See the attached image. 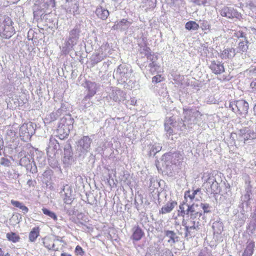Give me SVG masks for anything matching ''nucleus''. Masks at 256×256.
Wrapping results in <instances>:
<instances>
[{
  "label": "nucleus",
  "mask_w": 256,
  "mask_h": 256,
  "mask_svg": "<svg viewBox=\"0 0 256 256\" xmlns=\"http://www.w3.org/2000/svg\"><path fill=\"white\" fill-rule=\"evenodd\" d=\"M13 24L10 17L4 16L0 18V36L4 39L11 38L16 32Z\"/></svg>",
  "instance_id": "f257e3e1"
},
{
  "label": "nucleus",
  "mask_w": 256,
  "mask_h": 256,
  "mask_svg": "<svg viewBox=\"0 0 256 256\" xmlns=\"http://www.w3.org/2000/svg\"><path fill=\"white\" fill-rule=\"evenodd\" d=\"M74 119L71 118L63 117L60 120L57 129V132L60 139L66 138L73 128Z\"/></svg>",
  "instance_id": "f03ea898"
},
{
  "label": "nucleus",
  "mask_w": 256,
  "mask_h": 256,
  "mask_svg": "<svg viewBox=\"0 0 256 256\" xmlns=\"http://www.w3.org/2000/svg\"><path fill=\"white\" fill-rule=\"evenodd\" d=\"M230 108L234 112L245 116L248 114L249 106L245 100H240L230 102Z\"/></svg>",
  "instance_id": "7ed1b4c3"
},
{
  "label": "nucleus",
  "mask_w": 256,
  "mask_h": 256,
  "mask_svg": "<svg viewBox=\"0 0 256 256\" xmlns=\"http://www.w3.org/2000/svg\"><path fill=\"white\" fill-rule=\"evenodd\" d=\"M221 16L228 18H236L239 20L242 18V15L234 8L224 6L220 10Z\"/></svg>",
  "instance_id": "20e7f679"
},
{
  "label": "nucleus",
  "mask_w": 256,
  "mask_h": 256,
  "mask_svg": "<svg viewBox=\"0 0 256 256\" xmlns=\"http://www.w3.org/2000/svg\"><path fill=\"white\" fill-rule=\"evenodd\" d=\"M33 128L31 125L23 124L20 130V134L22 139L26 140L30 139L32 136Z\"/></svg>",
  "instance_id": "39448f33"
},
{
  "label": "nucleus",
  "mask_w": 256,
  "mask_h": 256,
  "mask_svg": "<svg viewBox=\"0 0 256 256\" xmlns=\"http://www.w3.org/2000/svg\"><path fill=\"white\" fill-rule=\"evenodd\" d=\"M209 68L215 74H221L225 71L224 64L218 60L212 61Z\"/></svg>",
  "instance_id": "423d86ee"
},
{
  "label": "nucleus",
  "mask_w": 256,
  "mask_h": 256,
  "mask_svg": "<svg viewBox=\"0 0 256 256\" xmlns=\"http://www.w3.org/2000/svg\"><path fill=\"white\" fill-rule=\"evenodd\" d=\"M86 84L88 94L84 96V100H87L96 94L97 90V86L95 82L90 81L86 82Z\"/></svg>",
  "instance_id": "0eeeda50"
},
{
  "label": "nucleus",
  "mask_w": 256,
  "mask_h": 256,
  "mask_svg": "<svg viewBox=\"0 0 256 256\" xmlns=\"http://www.w3.org/2000/svg\"><path fill=\"white\" fill-rule=\"evenodd\" d=\"M144 236V232L138 226H134L132 228V233L131 236V239L133 242L140 240Z\"/></svg>",
  "instance_id": "6e6552de"
},
{
  "label": "nucleus",
  "mask_w": 256,
  "mask_h": 256,
  "mask_svg": "<svg viewBox=\"0 0 256 256\" xmlns=\"http://www.w3.org/2000/svg\"><path fill=\"white\" fill-rule=\"evenodd\" d=\"M194 219L188 218L182 220V225L184 226L186 232V235L188 236L192 230H196L198 228V226H196Z\"/></svg>",
  "instance_id": "1a4fd4ad"
},
{
  "label": "nucleus",
  "mask_w": 256,
  "mask_h": 256,
  "mask_svg": "<svg viewBox=\"0 0 256 256\" xmlns=\"http://www.w3.org/2000/svg\"><path fill=\"white\" fill-rule=\"evenodd\" d=\"M198 205L192 204L190 206H188V209L186 210V215L190 219H194L197 217H200L202 214L196 210V207H198Z\"/></svg>",
  "instance_id": "9d476101"
},
{
  "label": "nucleus",
  "mask_w": 256,
  "mask_h": 256,
  "mask_svg": "<svg viewBox=\"0 0 256 256\" xmlns=\"http://www.w3.org/2000/svg\"><path fill=\"white\" fill-rule=\"evenodd\" d=\"M95 12L97 16L102 20H106L110 14L108 10L100 6L96 8Z\"/></svg>",
  "instance_id": "9b49d317"
},
{
  "label": "nucleus",
  "mask_w": 256,
  "mask_h": 256,
  "mask_svg": "<svg viewBox=\"0 0 256 256\" xmlns=\"http://www.w3.org/2000/svg\"><path fill=\"white\" fill-rule=\"evenodd\" d=\"M91 139L88 136H84L78 142V145L84 150H87L90 146Z\"/></svg>",
  "instance_id": "f8f14e48"
},
{
  "label": "nucleus",
  "mask_w": 256,
  "mask_h": 256,
  "mask_svg": "<svg viewBox=\"0 0 256 256\" xmlns=\"http://www.w3.org/2000/svg\"><path fill=\"white\" fill-rule=\"evenodd\" d=\"M176 205L175 201L168 202L161 208L160 212L162 214L170 212Z\"/></svg>",
  "instance_id": "ddd939ff"
},
{
  "label": "nucleus",
  "mask_w": 256,
  "mask_h": 256,
  "mask_svg": "<svg viewBox=\"0 0 256 256\" xmlns=\"http://www.w3.org/2000/svg\"><path fill=\"white\" fill-rule=\"evenodd\" d=\"M40 228L39 226L33 228L30 231L28 234V240L30 242H34L36 238L40 236Z\"/></svg>",
  "instance_id": "4468645a"
},
{
  "label": "nucleus",
  "mask_w": 256,
  "mask_h": 256,
  "mask_svg": "<svg viewBox=\"0 0 256 256\" xmlns=\"http://www.w3.org/2000/svg\"><path fill=\"white\" fill-rule=\"evenodd\" d=\"M80 30L78 28H74L70 32L68 42H71L72 46L76 44V41L79 38Z\"/></svg>",
  "instance_id": "2eb2a0df"
},
{
  "label": "nucleus",
  "mask_w": 256,
  "mask_h": 256,
  "mask_svg": "<svg viewBox=\"0 0 256 256\" xmlns=\"http://www.w3.org/2000/svg\"><path fill=\"white\" fill-rule=\"evenodd\" d=\"M235 55V50L233 48H227L224 50L221 54L220 57L222 59L232 58Z\"/></svg>",
  "instance_id": "dca6fc26"
},
{
  "label": "nucleus",
  "mask_w": 256,
  "mask_h": 256,
  "mask_svg": "<svg viewBox=\"0 0 256 256\" xmlns=\"http://www.w3.org/2000/svg\"><path fill=\"white\" fill-rule=\"evenodd\" d=\"M250 132L246 128L240 130L238 132V138L241 140L246 142L250 138Z\"/></svg>",
  "instance_id": "f3484780"
},
{
  "label": "nucleus",
  "mask_w": 256,
  "mask_h": 256,
  "mask_svg": "<svg viewBox=\"0 0 256 256\" xmlns=\"http://www.w3.org/2000/svg\"><path fill=\"white\" fill-rule=\"evenodd\" d=\"M200 191V188H198L196 190H193L192 192H191L190 190H186L184 192V198L186 202H188V199L189 198L190 201H192L196 195L198 194V192Z\"/></svg>",
  "instance_id": "a211bd4d"
},
{
  "label": "nucleus",
  "mask_w": 256,
  "mask_h": 256,
  "mask_svg": "<svg viewBox=\"0 0 256 256\" xmlns=\"http://www.w3.org/2000/svg\"><path fill=\"white\" fill-rule=\"evenodd\" d=\"M43 244L44 246L49 250H56L54 248V240L52 238L49 237H45L44 238Z\"/></svg>",
  "instance_id": "6ab92c4d"
},
{
  "label": "nucleus",
  "mask_w": 256,
  "mask_h": 256,
  "mask_svg": "<svg viewBox=\"0 0 256 256\" xmlns=\"http://www.w3.org/2000/svg\"><path fill=\"white\" fill-rule=\"evenodd\" d=\"M254 242L251 241L248 244L244 252L243 256H252L254 253Z\"/></svg>",
  "instance_id": "aec40b11"
},
{
  "label": "nucleus",
  "mask_w": 256,
  "mask_h": 256,
  "mask_svg": "<svg viewBox=\"0 0 256 256\" xmlns=\"http://www.w3.org/2000/svg\"><path fill=\"white\" fill-rule=\"evenodd\" d=\"M211 194H217L220 192V188L216 180H214L212 182L210 187L207 189Z\"/></svg>",
  "instance_id": "412c9836"
},
{
  "label": "nucleus",
  "mask_w": 256,
  "mask_h": 256,
  "mask_svg": "<svg viewBox=\"0 0 256 256\" xmlns=\"http://www.w3.org/2000/svg\"><path fill=\"white\" fill-rule=\"evenodd\" d=\"M199 28V24L193 20L188 21L185 24V28L188 30H197Z\"/></svg>",
  "instance_id": "4be33fe9"
},
{
  "label": "nucleus",
  "mask_w": 256,
  "mask_h": 256,
  "mask_svg": "<svg viewBox=\"0 0 256 256\" xmlns=\"http://www.w3.org/2000/svg\"><path fill=\"white\" fill-rule=\"evenodd\" d=\"M7 239L12 242L16 243L20 241V236L14 232H8L6 234Z\"/></svg>",
  "instance_id": "5701e85b"
},
{
  "label": "nucleus",
  "mask_w": 256,
  "mask_h": 256,
  "mask_svg": "<svg viewBox=\"0 0 256 256\" xmlns=\"http://www.w3.org/2000/svg\"><path fill=\"white\" fill-rule=\"evenodd\" d=\"M11 204L14 206L20 208L24 213H27L28 212V208L26 206L22 204V203L18 201L14 200H11Z\"/></svg>",
  "instance_id": "b1692460"
},
{
  "label": "nucleus",
  "mask_w": 256,
  "mask_h": 256,
  "mask_svg": "<svg viewBox=\"0 0 256 256\" xmlns=\"http://www.w3.org/2000/svg\"><path fill=\"white\" fill-rule=\"evenodd\" d=\"M164 233L166 236L170 238V240H168V242H172L174 244L176 242V238L177 237L176 233L174 231L166 230Z\"/></svg>",
  "instance_id": "393cba45"
},
{
  "label": "nucleus",
  "mask_w": 256,
  "mask_h": 256,
  "mask_svg": "<svg viewBox=\"0 0 256 256\" xmlns=\"http://www.w3.org/2000/svg\"><path fill=\"white\" fill-rule=\"evenodd\" d=\"M42 211L45 215L48 216L54 220L56 221L58 220L57 216L54 212H52L45 208H42Z\"/></svg>",
  "instance_id": "a878e982"
},
{
  "label": "nucleus",
  "mask_w": 256,
  "mask_h": 256,
  "mask_svg": "<svg viewBox=\"0 0 256 256\" xmlns=\"http://www.w3.org/2000/svg\"><path fill=\"white\" fill-rule=\"evenodd\" d=\"M130 24H131V22H129L126 19L123 18L120 21L117 22V24L116 23L113 26L112 28L114 30H116L122 26H127Z\"/></svg>",
  "instance_id": "bb28decb"
},
{
  "label": "nucleus",
  "mask_w": 256,
  "mask_h": 256,
  "mask_svg": "<svg viewBox=\"0 0 256 256\" xmlns=\"http://www.w3.org/2000/svg\"><path fill=\"white\" fill-rule=\"evenodd\" d=\"M103 60V58L100 56V54H96L92 56V62L94 64H97Z\"/></svg>",
  "instance_id": "cd10ccee"
},
{
  "label": "nucleus",
  "mask_w": 256,
  "mask_h": 256,
  "mask_svg": "<svg viewBox=\"0 0 256 256\" xmlns=\"http://www.w3.org/2000/svg\"><path fill=\"white\" fill-rule=\"evenodd\" d=\"M164 78L161 74H157L152 77V82L154 84H157L164 80Z\"/></svg>",
  "instance_id": "c85d7f7f"
},
{
  "label": "nucleus",
  "mask_w": 256,
  "mask_h": 256,
  "mask_svg": "<svg viewBox=\"0 0 256 256\" xmlns=\"http://www.w3.org/2000/svg\"><path fill=\"white\" fill-rule=\"evenodd\" d=\"M186 202H183L182 204H181L179 206L180 210L179 211L180 214L183 217H184V216L186 214V210H184V206L186 204Z\"/></svg>",
  "instance_id": "c756f323"
},
{
  "label": "nucleus",
  "mask_w": 256,
  "mask_h": 256,
  "mask_svg": "<svg viewBox=\"0 0 256 256\" xmlns=\"http://www.w3.org/2000/svg\"><path fill=\"white\" fill-rule=\"evenodd\" d=\"M238 48L242 52H245L248 48L247 42H241L238 44Z\"/></svg>",
  "instance_id": "7c9ffc66"
},
{
  "label": "nucleus",
  "mask_w": 256,
  "mask_h": 256,
  "mask_svg": "<svg viewBox=\"0 0 256 256\" xmlns=\"http://www.w3.org/2000/svg\"><path fill=\"white\" fill-rule=\"evenodd\" d=\"M210 24L207 20H204L201 24V28L202 30H210Z\"/></svg>",
  "instance_id": "2f4dec72"
},
{
  "label": "nucleus",
  "mask_w": 256,
  "mask_h": 256,
  "mask_svg": "<svg viewBox=\"0 0 256 256\" xmlns=\"http://www.w3.org/2000/svg\"><path fill=\"white\" fill-rule=\"evenodd\" d=\"M190 1L196 6H205L207 2L206 0H190Z\"/></svg>",
  "instance_id": "473e14b6"
},
{
  "label": "nucleus",
  "mask_w": 256,
  "mask_h": 256,
  "mask_svg": "<svg viewBox=\"0 0 256 256\" xmlns=\"http://www.w3.org/2000/svg\"><path fill=\"white\" fill-rule=\"evenodd\" d=\"M0 164L4 166H9L10 165V160L6 158H2L0 159Z\"/></svg>",
  "instance_id": "72a5a7b5"
},
{
  "label": "nucleus",
  "mask_w": 256,
  "mask_h": 256,
  "mask_svg": "<svg viewBox=\"0 0 256 256\" xmlns=\"http://www.w3.org/2000/svg\"><path fill=\"white\" fill-rule=\"evenodd\" d=\"M200 206L202 208V210H204V213H208L210 212V210H208V208H210L209 204L202 203L200 204Z\"/></svg>",
  "instance_id": "f704fd0d"
},
{
  "label": "nucleus",
  "mask_w": 256,
  "mask_h": 256,
  "mask_svg": "<svg viewBox=\"0 0 256 256\" xmlns=\"http://www.w3.org/2000/svg\"><path fill=\"white\" fill-rule=\"evenodd\" d=\"M75 252L76 253L78 254H82L84 253V252L82 248L80 246H77L76 247Z\"/></svg>",
  "instance_id": "c9c22d12"
},
{
  "label": "nucleus",
  "mask_w": 256,
  "mask_h": 256,
  "mask_svg": "<svg viewBox=\"0 0 256 256\" xmlns=\"http://www.w3.org/2000/svg\"><path fill=\"white\" fill-rule=\"evenodd\" d=\"M164 128L165 130L168 132L170 134H172L173 132V130L172 128L167 124H164Z\"/></svg>",
  "instance_id": "e433bc0d"
},
{
  "label": "nucleus",
  "mask_w": 256,
  "mask_h": 256,
  "mask_svg": "<svg viewBox=\"0 0 256 256\" xmlns=\"http://www.w3.org/2000/svg\"><path fill=\"white\" fill-rule=\"evenodd\" d=\"M74 5L76 6V10L73 12L74 14H77L78 13L79 4L78 2H76Z\"/></svg>",
  "instance_id": "4c0bfd02"
},
{
  "label": "nucleus",
  "mask_w": 256,
  "mask_h": 256,
  "mask_svg": "<svg viewBox=\"0 0 256 256\" xmlns=\"http://www.w3.org/2000/svg\"><path fill=\"white\" fill-rule=\"evenodd\" d=\"M72 202V201L71 200V198H70L69 196H68L66 198H65L64 199V202L66 204H71Z\"/></svg>",
  "instance_id": "58836bf2"
},
{
  "label": "nucleus",
  "mask_w": 256,
  "mask_h": 256,
  "mask_svg": "<svg viewBox=\"0 0 256 256\" xmlns=\"http://www.w3.org/2000/svg\"><path fill=\"white\" fill-rule=\"evenodd\" d=\"M131 102V104L133 106H135L136 104V100H134V98H132L130 100Z\"/></svg>",
  "instance_id": "ea45409f"
},
{
  "label": "nucleus",
  "mask_w": 256,
  "mask_h": 256,
  "mask_svg": "<svg viewBox=\"0 0 256 256\" xmlns=\"http://www.w3.org/2000/svg\"><path fill=\"white\" fill-rule=\"evenodd\" d=\"M20 0H10V2L11 3V4H16L19 1H20Z\"/></svg>",
  "instance_id": "a19ab883"
},
{
  "label": "nucleus",
  "mask_w": 256,
  "mask_h": 256,
  "mask_svg": "<svg viewBox=\"0 0 256 256\" xmlns=\"http://www.w3.org/2000/svg\"><path fill=\"white\" fill-rule=\"evenodd\" d=\"M4 250H2V248H0V256H4Z\"/></svg>",
  "instance_id": "79ce46f5"
},
{
  "label": "nucleus",
  "mask_w": 256,
  "mask_h": 256,
  "mask_svg": "<svg viewBox=\"0 0 256 256\" xmlns=\"http://www.w3.org/2000/svg\"><path fill=\"white\" fill-rule=\"evenodd\" d=\"M60 256H72L69 254L64 252V253L61 254Z\"/></svg>",
  "instance_id": "37998d69"
},
{
  "label": "nucleus",
  "mask_w": 256,
  "mask_h": 256,
  "mask_svg": "<svg viewBox=\"0 0 256 256\" xmlns=\"http://www.w3.org/2000/svg\"><path fill=\"white\" fill-rule=\"evenodd\" d=\"M149 66L152 68H154L155 66V64H154V62H152L149 64Z\"/></svg>",
  "instance_id": "c03bdc74"
},
{
  "label": "nucleus",
  "mask_w": 256,
  "mask_h": 256,
  "mask_svg": "<svg viewBox=\"0 0 256 256\" xmlns=\"http://www.w3.org/2000/svg\"><path fill=\"white\" fill-rule=\"evenodd\" d=\"M254 115L256 116V104H255V106H254Z\"/></svg>",
  "instance_id": "a18cd8bd"
},
{
  "label": "nucleus",
  "mask_w": 256,
  "mask_h": 256,
  "mask_svg": "<svg viewBox=\"0 0 256 256\" xmlns=\"http://www.w3.org/2000/svg\"><path fill=\"white\" fill-rule=\"evenodd\" d=\"M4 256H12L8 252H6V254L4 253Z\"/></svg>",
  "instance_id": "49530a36"
},
{
  "label": "nucleus",
  "mask_w": 256,
  "mask_h": 256,
  "mask_svg": "<svg viewBox=\"0 0 256 256\" xmlns=\"http://www.w3.org/2000/svg\"><path fill=\"white\" fill-rule=\"evenodd\" d=\"M50 116L51 118H52V116H54V113H52L50 114Z\"/></svg>",
  "instance_id": "de8ad7c7"
},
{
  "label": "nucleus",
  "mask_w": 256,
  "mask_h": 256,
  "mask_svg": "<svg viewBox=\"0 0 256 256\" xmlns=\"http://www.w3.org/2000/svg\"><path fill=\"white\" fill-rule=\"evenodd\" d=\"M66 2H72V0H66Z\"/></svg>",
  "instance_id": "09e8293b"
},
{
  "label": "nucleus",
  "mask_w": 256,
  "mask_h": 256,
  "mask_svg": "<svg viewBox=\"0 0 256 256\" xmlns=\"http://www.w3.org/2000/svg\"><path fill=\"white\" fill-rule=\"evenodd\" d=\"M198 256H204L202 254H199Z\"/></svg>",
  "instance_id": "8fccbe9b"
},
{
  "label": "nucleus",
  "mask_w": 256,
  "mask_h": 256,
  "mask_svg": "<svg viewBox=\"0 0 256 256\" xmlns=\"http://www.w3.org/2000/svg\"><path fill=\"white\" fill-rule=\"evenodd\" d=\"M147 49H148V50H150V48H147Z\"/></svg>",
  "instance_id": "3c124183"
}]
</instances>
